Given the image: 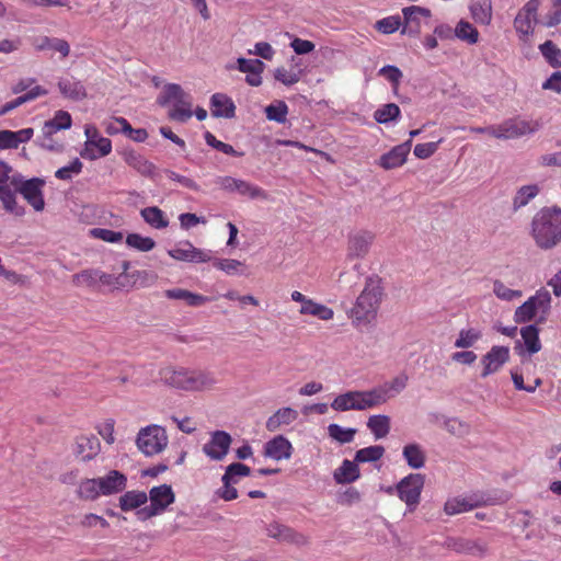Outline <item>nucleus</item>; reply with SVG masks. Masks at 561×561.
Segmentation results:
<instances>
[{"mask_svg":"<svg viewBox=\"0 0 561 561\" xmlns=\"http://www.w3.org/2000/svg\"><path fill=\"white\" fill-rule=\"evenodd\" d=\"M159 376L165 386L184 391L211 390L217 383L211 373L184 367H163L160 369Z\"/></svg>","mask_w":561,"mask_h":561,"instance_id":"f257e3e1","label":"nucleus"},{"mask_svg":"<svg viewBox=\"0 0 561 561\" xmlns=\"http://www.w3.org/2000/svg\"><path fill=\"white\" fill-rule=\"evenodd\" d=\"M531 236L538 248L550 250L561 242V209L546 207L531 221Z\"/></svg>","mask_w":561,"mask_h":561,"instance_id":"f03ea898","label":"nucleus"},{"mask_svg":"<svg viewBox=\"0 0 561 561\" xmlns=\"http://www.w3.org/2000/svg\"><path fill=\"white\" fill-rule=\"evenodd\" d=\"M382 296L380 280L368 278L365 288L358 296L355 306L352 308L351 316L357 323L371 322L379 309Z\"/></svg>","mask_w":561,"mask_h":561,"instance_id":"7ed1b4c3","label":"nucleus"},{"mask_svg":"<svg viewBox=\"0 0 561 561\" xmlns=\"http://www.w3.org/2000/svg\"><path fill=\"white\" fill-rule=\"evenodd\" d=\"M157 102L161 106L172 104V108L169 111V117L173 121L184 123L193 115L192 98L180 84H165Z\"/></svg>","mask_w":561,"mask_h":561,"instance_id":"20e7f679","label":"nucleus"},{"mask_svg":"<svg viewBox=\"0 0 561 561\" xmlns=\"http://www.w3.org/2000/svg\"><path fill=\"white\" fill-rule=\"evenodd\" d=\"M168 444L169 437L165 428L157 424L140 428L136 437V446L145 456L162 453Z\"/></svg>","mask_w":561,"mask_h":561,"instance_id":"39448f33","label":"nucleus"},{"mask_svg":"<svg viewBox=\"0 0 561 561\" xmlns=\"http://www.w3.org/2000/svg\"><path fill=\"white\" fill-rule=\"evenodd\" d=\"M148 495L149 506H145L137 512L140 519H148L164 512L169 505L175 501V494L169 484L153 486Z\"/></svg>","mask_w":561,"mask_h":561,"instance_id":"423d86ee","label":"nucleus"},{"mask_svg":"<svg viewBox=\"0 0 561 561\" xmlns=\"http://www.w3.org/2000/svg\"><path fill=\"white\" fill-rule=\"evenodd\" d=\"M541 127L537 121H525L520 118H510L499 125H494V129L490 130L491 136L496 139H514L525 135L534 134Z\"/></svg>","mask_w":561,"mask_h":561,"instance_id":"0eeeda50","label":"nucleus"},{"mask_svg":"<svg viewBox=\"0 0 561 561\" xmlns=\"http://www.w3.org/2000/svg\"><path fill=\"white\" fill-rule=\"evenodd\" d=\"M215 182L220 190L227 193H238L240 196L248 197L252 201L268 199L266 191L242 179L225 175L218 176Z\"/></svg>","mask_w":561,"mask_h":561,"instance_id":"6e6552de","label":"nucleus"},{"mask_svg":"<svg viewBox=\"0 0 561 561\" xmlns=\"http://www.w3.org/2000/svg\"><path fill=\"white\" fill-rule=\"evenodd\" d=\"M424 481L423 474L410 473L396 485L398 496L407 504L409 512H413L417 507Z\"/></svg>","mask_w":561,"mask_h":561,"instance_id":"1a4fd4ad","label":"nucleus"},{"mask_svg":"<svg viewBox=\"0 0 561 561\" xmlns=\"http://www.w3.org/2000/svg\"><path fill=\"white\" fill-rule=\"evenodd\" d=\"M13 185L15 190H19V193L22 194L24 199L36 210L42 211L45 207V202L43 197V186L45 185V181L38 178H33L31 180H24L22 175H20L19 180H13Z\"/></svg>","mask_w":561,"mask_h":561,"instance_id":"9d476101","label":"nucleus"},{"mask_svg":"<svg viewBox=\"0 0 561 561\" xmlns=\"http://www.w3.org/2000/svg\"><path fill=\"white\" fill-rule=\"evenodd\" d=\"M375 240V233L368 230H360L352 233L347 242V257L363 259L365 257Z\"/></svg>","mask_w":561,"mask_h":561,"instance_id":"9b49d317","label":"nucleus"},{"mask_svg":"<svg viewBox=\"0 0 561 561\" xmlns=\"http://www.w3.org/2000/svg\"><path fill=\"white\" fill-rule=\"evenodd\" d=\"M232 438L224 431L211 433L210 440L204 445L203 451L213 460H222L229 451Z\"/></svg>","mask_w":561,"mask_h":561,"instance_id":"f8f14e48","label":"nucleus"},{"mask_svg":"<svg viewBox=\"0 0 561 561\" xmlns=\"http://www.w3.org/2000/svg\"><path fill=\"white\" fill-rule=\"evenodd\" d=\"M266 534L268 537L274 538L280 542L291 543L296 546H305L308 543V539L306 536L277 522L267 525Z\"/></svg>","mask_w":561,"mask_h":561,"instance_id":"ddd939ff","label":"nucleus"},{"mask_svg":"<svg viewBox=\"0 0 561 561\" xmlns=\"http://www.w3.org/2000/svg\"><path fill=\"white\" fill-rule=\"evenodd\" d=\"M510 358V350L506 346H493L481 359L483 370L481 377L485 378L496 373Z\"/></svg>","mask_w":561,"mask_h":561,"instance_id":"4468645a","label":"nucleus"},{"mask_svg":"<svg viewBox=\"0 0 561 561\" xmlns=\"http://www.w3.org/2000/svg\"><path fill=\"white\" fill-rule=\"evenodd\" d=\"M404 18V25L402 28L403 34L417 35L421 32L422 19L428 20L431 11L428 9L411 5L402 10Z\"/></svg>","mask_w":561,"mask_h":561,"instance_id":"2eb2a0df","label":"nucleus"},{"mask_svg":"<svg viewBox=\"0 0 561 561\" xmlns=\"http://www.w3.org/2000/svg\"><path fill=\"white\" fill-rule=\"evenodd\" d=\"M291 443L283 435H277L265 443L263 455L275 461L288 460L293 455Z\"/></svg>","mask_w":561,"mask_h":561,"instance_id":"dca6fc26","label":"nucleus"},{"mask_svg":"<svg viewBox=\"0 0 561 561\" xmlns=\"http://www.w3.org/2000/svg\"><path fill=\"white\" fill-rule=\"evenodd\" d=\"M447 547L458 553L479 558L484 557L489 550L486 542L466 538H450L447 540Z\"/></svg>","mask_w":561,"mask_h":561,"instance_id":"f3484780","label":"nucleus"},{"mask_svg":"<svg viewBox=\"0 0 561 561\" xmlns=\"http://www.w3.org/2000/svg\"><path fill=\"white\" fill-rule=\"evenodd\" d=\"M411 139L393 147L389 152L382 154L379 159V164L386 170L401 167L411 150Z\"/></svg>","mask_w":561,"mask_h":561,"instance_id":"a211bd4d","label":"nucleus"},{"mask_svg":"<svg viewBox=\"0 0 561 561\" xmlns=\"http://www.w3.org/2000/svg\"><path fill=\"white\" fill-rule=\"evenodd\" d=\"M238 70L245 72V81L251 87H259L262 84V72L264 71L265 64L260 59H247L243 57L238 58Z\"/></svg>","mask_w":561,"mask_h":561,"instance_id":"6ab92c4d","label":"nucleus"},{"mask_svg":"<svg viewBox=\"0 0 561 561\" xmlns=\"http://www.w3.org/2000/svg\"><path fill=\"white\" fill-rule=\"evenodd\" d=\"M168 254L174 260L193 263L208 262L211 259L208 252L195 248L190 242H186L182 248L169 250Z\"/></svg>","mask_w":561,"mask_h":561,"instance_id":"aec40b11","label":"nucleus"},{"mask_svg":"<svg viewBox=\"0 0 561 561\" xmlns=\"http://www.w3.org/2000/svg\"><path fill=\"white\" fill-rule=\"evenodd\" d=\"M101 450V444L94 435H80L76 438V455L82 461L95 458Z\"/></svg>","mask_w":561,"mask_h":561,"instance_id":"412c9836","label":"nucleus"},{"mask_svg":"<svg viewBox=\"0 0 561 561\" xmlns=\"http://www.w3.org/2000/svg\"><path fill=\"white\" fill-rule=\"evenodd\" d=\"M98 480L102 495L122 492L127 484L126 476L117 470H112L106 476L98 478Z\"/></svg>","mask_w":561,"mask_h":561,"instance_id":"4be33fe9","label":"nucleus"},{"mask_svg":"<svg viewBox=\"0 0 561 561\" xmlns=\"http://www.w3.org/2000/svg\"><path fill=\"white\" fill-rule=\"evenodd\" d=\"M122 156L125 163L128 164L130 168L135 169L141 175L153 176L156 167L142 154L138 153L135 150H125L122 153Z\"/></svg>","mask_w":561,"mask_h":561,"instance_id":"5701e85b","label":"nucleus"},{"mask_svg":"<svg viewBox=\"0 0 561 561\" xmlns=\"http://www.w3.org/2000/svg\"><path fill=\"white\" fill-rule=\"evenodd\" d=\"M164 296L169 299L183 300L187 306L199 307L211 299L207 296L192 293L183 288H172L164 291Z\"/></svg>","mask_w":561,"mask_h":561,"instance_id":"b1692460","label":"nucleus"},{"mask_svg":"<svg viewBox=\"0 0 561 561\" xmlns=\"http://www.w3.org/2000/svg\"><path fill=\"white\" fill-rule=\"evenodd\" d=\"M298 417V412L289 407L277 410L266 421V430L276 432L282 425H289Z\"/></svg>","mask_w":561,"mask_h":561,"instance_id":"393cba45","label":"nucleus"},{"mask_svg":"<svg viewBox=\"0 0 561 561\" xmlns=\"http://www.w3.org/2000/svg\"><path fill=\"white\" fill-rule=\"evenodd\" d=\"M402 456L411 469H421L425 466L426 454L420 444L411 443L403 447Z\"/></svg>","mask_w":561,"mask_h":561,"instance_id":"a878e982","label":"nucleus"},{"mask_svg":"<svg viewBox=\"0 0 561 561\" xmlns=\"http://www.w3.org/2000/svg\"><path fill=\"white\" fill-rule=\"evenodd\" d=\"M359 468L356 461L345 459L342 465L335 469L333 478L339 484H346L356 481L359 478Z\"/></svg>","mask_w":561,"mask_h":561,"instance_id":"bb28decb","label":"nucleus"},{"mask_svg":"<svg viewBox=\"0 0 561 561\" xmlns=\"http://www.w3.org/2000/svg\"><path fill=\"white\" fill-rule=\"evenodd\" d=\"M84 135L89 146H95L99 156H107L112 151V142L108 138L102 137L94 125H85Z\"/></svg>","mask_w":561,"mask_h":561,"instance_id":"cd10ccee","label":"nucleus"},{"mask_svg":"<svg viewBox=\"0 0 561 561\" xmlns=\"http://www.w3.org/2000/svg\"><path fill=\"white\" fill-rule=\"evenodd\" d=\"M211 114L215 117L230 118L234 115V104L227 95L216 93L211 98Z\"/></svg>","mask_w":561,"mask_h":561,"instance_id":"c85d7f7f","label":"nucleus"},{"mask_svg":"<svg viewBox=\"0 0 561 561\" xmlns=\"http://www.w3.org/2000/svg\"><path fill=\"white\" fill-rule=\"evenodd\" d=\"M18 192L19 190H15L14 185L11 183L0 185V201L8 211L15 216H22L24 215V208L19 206L15 201V194Z\"/></svg>","mask_w":561,"mask_h":561,"instance_id":"c756f323","label":"nucleus"},{"mask_svg":"<svg viewBox=\"0 0 561 561\" xmlns=\"http://www.w3.org/2000/svg\"><path fill=\"white\" fill-rule=\"evenodd\" d=\"M71 116L66 111L56 112L53 119L45 122L43 133L46 136H50L62 129H69L71 127Z\"/></svg>","mask_w":561,"mask_h":561,"instance_id":"7c9ffc66","label":"nucleus"},{"mask_svg":"<svg viewBox=\"0 0 561 561\" xmlns=\"http://www.w3.org/2000/svg\"><path fill=\"white\" fill-rule=\"evenodd\" d=\"M60 93L70 100L81 101L87 96L85 89L80 81L64 79L58 82Z\"/></svg>","mask_w":561,"mask_h":561,"instance_id":"2f4dec72","label":"nucleus"},{"mask_svg":"<svg viewBox=\"0 0 561 561\" xmlns=\"http://www.w3.org/2000/svg\"><path fill=\"white\" fill-rule=\"evenodd\" d=\"M391 420L388 415H371L367 421V427L370 430L376 439L385 438L390 432Z\"/></svg>","mask_w":561,"mask_h":561,"instance_id":"473e14b6","label":"nucleus"},{"mask_svg":"<svg viewBox=\"0 0 561 561\" xmlns=\"http://www.w3.org/2000/svg\"><path fill=\"white\" fill-rule=\"evenodd\" d=\"M148 501V495L144 491H128L119 497V507L124 512L141 507Z\"/></svg>","mask_w":561,"mask_h":561,"instance_id":"72a5a7b5","label":"nucleus"},{"mask_svg":"<svg viewBox=\"0 0 561 561\" xmlns=\"http://www.w3.org/2000/svg\"><path fill=\"white\" fill-rule=\"evenodd\" d=\"M538 193L539 187L536 184L524 185L519 187L512 203L514 211L525 207L533 198L538 195Z\"/></svg>","mask_w":561,"mask_h":561,"instance_id":"f704fd0d","label":"nucleus"},{"mask_svg":"<svg viewBox=\"0 0 561 561\" xmlns=\"http://www.w3.org/2000/svg\"><path fill=\"white\" fill-rule=\"evenodd\" d=\"M140 215L148 225L156 229H163L169 225L163 211L157 206L141 209Z\"/></svg>","mask_w":561,"mask_h":561,"instance_id":"c9c22d12","label":"nucleus"},{"mask_svg":"<svg viewBox=\"0 0 561 561\" xmlns=\"http://www.w3.org/2000/svg\"><path fill=\"white\" fill-rule=\"evenodd\" d=\"M362 277V265L355 264L351 268H347L340 273L337 278V285L341 289H352L356 286Z\"/></svg>","mask_w":561,"mask_h":561,"instance_id":"e433bc0d","label":"nucleus"},{"mask_svg":"<svg viewBox=\"0 0 561 561\" xmlns=\"http://www.w3.org/2000/svg\"><path fill=\"white\" fill-rule=\"evenodd\" d=\"M536 22V19L528 16L520 11L517 13L514 20V27L522 41H527V38L534 33V25Z\"/></svg>","mask_w":561,"mask_h":561,"instance_id":"4c0bfd02","label":"nucleus"},{"mask_svg":"<svg viewBox=\"0 0 561 561\" xmlns=\"http://www.w3.org/2000/svg\"><path fill=\"white\" fill-rule=\"evenodd\" d=\"M472 19L480 24L489 25L492 20V8L488 1L474 2L470 5Z\"/></svg>","mask_w":561,"mask_h":561,"instance_id":"58836bf2","label":"nucleus"},{"mask_svg":"<svg viewBox=\"0 0 561 561\" xmlns=\"http://www.w3.org/2000/svg\"><path fill=\"white\" fill-rule=\"evenodd\" d=\"M539 314V321H543L550 309L551 296L546 289L538 290L537 294L529 298Z\"/></svg>","mask_w":561,"mask_h":561,"instance_id":"ea45409f","label":"nucleus"},{"mask_svg":"<svg viewBox=\"0 0 561 561\" xmlns=\"http://www.w3.org/2000/svg\"><path fill=\"white\" fill-rule=\"evenodd\" d=\"M98 479H84L78 488V496L82 500L92 501L102 495Z\"/></svg>","mask_w":561,"mask_h":561,"instance_id":"a19ab883","label":"nucleus"},{"mask_svg":"<svg viewBox=\"0 0 561 561\" xmlns=\"http://www.w3.org/2000/svg\"><path fill=\"white\" fill-rule=\"evenodd\" d=\"M539 50L551 67H561V49L552 41L539 45Z\"/></svg>","mask_w":561,"mask_h":561,"instance_id":"79ce46f5","label":"nucleus"},{"mask_svg":"<svg viewBox=\"0 0 561 561\" xmlns=\"http://www.w3.org/2000/svg\"><path fill=\"white\" fill-rule=\"evenodd\" d=\"M331 408L339 412L356 410V390L336 396L331 403Z\"/></svg>","mask_w":561,"mask_h":561,"instance_id":"37998d69","label":"nucleus"},{"mask_svg":"<svg viewBox=\"0 0 561 561\" xmlns=\"http://www.w3.org/2000/svg\"><path fill=\"white\" fill-rule=\"evenodd\" d=\"M400 107L394 103H388L374 113V118L379 124H388L400 116Z\"/></svg>","mask_w":561,"mask_h":561,"instance_id":"c03bdc74","label":"nucleus"},{"mask_svg":"<svg viewBox=\"0 0 561 561\" xmlns=\"http://www.w3.org/2000/svg\"><path fill=\"white\" fill-rule=\"evenodd\" d=\"M524 343L530 354L537 353L541 348L538 336V329L535 325H527L520 330Z\"/></svg>","mask_w":561,"mask_h":561,"instance_id":"a18cd8bd","label":"nucleus"},{"mask_svg":"<svg viewBox=\"0 0 561 561\" xmlns=\"http://www.w3.org/2000/svg\"><path fill=\"white\" fill-rule=\"evenodd\" d=\"M455 34L459 39L469 44H476L479 39L478 30L472 24L463 20L457 24Z\"/></svg>","mask_w":561,"mask_h":561,"instance_id":"49530a36","label":"nucleus"},{"mask_svg":"<svg viewBox=\"0 0 561 561\" xmlns=\"http://www.w3.org/2000/svg\"><path fill=\"white\" fill-rule=\"evenodd\" d=\"M385 454V448L380 445H374L362 448L355 454L356 462H373L379 460Z\"/></svg>","mask_w":561,"mask_h":561,"instance_id":"de8ad7c7","label":"nucleus"},{"mask_svg":"<svg viewBox=\"0 0 561 561\" xmlns=\"http://www.w3.org/2000/svg\"><path fill=\"white\" fill-rule=\"evenodd\" d=\"M366 398L370 409L386 403L389 399L393 398V393H389L387 387H376L366 390Z\"/></svg>","mask_w":561,"mask_h":561,"instance_id":"09e8293b","label":"nucleus"},{"mask_svg":"<svg viewBox=\"0 0 561 561\" xmlns=\"http://www.w3.org/2000/svg\"><path fill=\"white\" fill-rule=\"evenodd\" d=\"M444 428L451 435L456 437H465L468 436L471 432L470 425L457 417L447 419L444 422Z\"/></svg>","mask_w":561,"mask_h":561,"instance_id":"8fccbe9b","label":"nucleus"},{"mask_svg":"<svg viewBox=\"0 0 561 561\" xmlns=\"http://www.w3.org/2000/svg\"><path fill=\"white\" fill-rule=\"evenodd\" d=\"M265 114L268 121L284 124L287 119L288 106L284 101H278L266 106Z\"/></svg>","mask_w":561,"mask_h":561,"instance_id":"3c124183","label":"nucleus"},{"mask_svg":"<svg viewBox=\"0 0 561 561\" xmlns=\"http://www.w3.org/2000/svg\"><path fill=\"white\" fill-rule=\"evenodd\" d=\"M329 436L339 442L340 444H347L353 442L356 434L355 428H344L339 424H330L328 426Z\"/></svg>","mask_w":561,"mask_h":561,"instance_id":"603ef678","label":"nucleus"},{"mask_svg":"<svg viewBox=\"0 0 561 561\" xmlns=\"http://www.w3.org/2000/svg\"><path fill=\"white\" fill-rule=\"evenodd\" d=\"M126 244L141 252H148L156 247V242L150 237H142L138 233H129L126 237Z\"/></svg>","mask_w":561,"mask_h":561,"instance_id":"864d4df0","label":"nucleus"},{"mask_svg":"<svg viewBox=\"0 0 561 561\" xmlns=\"http://www.w3.org/2000/svg\"><path fill=\"white\" fill-rule=\"evenodd\" d=\"M481 331L477 329H467L459 332L458 339L455 341V346L458 348H468L481 339Z\"/></svg>","mask_w":561,"mask_h":561,"instance_id":"5fc2aeb1","label":"nucleus"},{"mask_svg":"<svg viewBox=\"0 0 561 561\" xmlns=\"http://www.w3.org/2000/svg\"><path fill=\"white\" fill-rule=\"evenodd\" d=\"M250 473L251 469L248 466L241 462H233L226 468V472L222 476L221 481L227 483V480H230L233 483H237L238 477H247Z\"/></svg>","mask_w":561,"mask_h":561,"instance_id":"6e6d98bb","label":"nucleus"},{"mask_svg":"<svg viewBox=\"0 0 561 561\" xmlns=\"http://www.w3.org/2000/svg\"><path fill=\"white\" fill-rule=\"evenodd\" d=\"M472 508L473 504L469 503L465 499L459 497L449 499L444 505V511L447 515L460 514Z\"/></svg>","mask_w":561,"mask_h":561,"instance_id":"4d7b16f0","label":"nucleus"},{"mask_svg":"<svg viewBox=\"0 0 561 561\" xmlns=\"http://www.w3.org/2000/svg\"><path fill=\"white\" fill-rule=\"evenodd\" d=\"M493 293L499 299L506 301H512L523 296V293L520 290L511 289L506 287L504 283L501 280H495L493 283Z\"/></svg>","mask_w":561,"mask_h":561,"instance_id":"13d9d810","label":"nucleus"},{"mask_svg":"<svg viewBox=\"0 0 561 561\" xmlns=\"http://www.w3.org/2000/svg\"><path fill=\"white\" fill-rule=\"evenodd\" d=\"M274 78L284 85H293L299 82L300 71L288 70L285 67H278L274 71Z\"/></svg>","mask_w":561,"mask_h":561,"instance_id":"bf43d9fd","label":"nucleus"},{"mask_svg":"<svg viewBox=\"0 0 561 561\" xmlns=\"http://www.w3.org/2000/svg\"><path fill=\"white\" fill-rule=\"evenodd\" d=\"M538 312L535 310L534 305L528 299L522 306H519L515 311V321L518 323L528 322L536 318Z\"/></svg>","mask_w":561,"mask_h":561,"instance_id":"052dcab7","label":"nucleus"},{"mask_svg":"<svg viewBox=\"0 0 561 561\" xmlns=\"http://www.w3.org/2000/svg\"><path fill=\"white\" fill-rule=\"evenodd\" d=\"M90 233L94 238L101 239V240H103L105 242H110V243L121 242L124 238L123 232L104 229V228H93L90 231Z\"/></svg>","mask_w":561,"mask_h":561,"instance_id":"680f3d73","label":"nucleus"},{"mask_svg":"<svg viewBox=\"0 0 561 561\" xmlns=\"http://www.w3.org/2000/svg\"><path fill=\"white\" fill-rule=\"evenodd\" d=\"M401 26L399 16H388L376 22L375 27L382 34H392Z\"/></svg>","mask_w":561,"mask_h":561,"instance_id":"e2e57ef3","label":"nucleus"},{"mask_svg":"<svg viewBox=\"0 0 561 561\" xmlns=\"http://www.w3.org/2000/svg\"><path fill=\"white\" fill-rule=\"evenodd\" d=\"M82 167V162L76 158L69 165L58 169L55 173V176L59 180H70L72 174H79L81 172Z\"/></svg>","mask_w":561,"mask_h":561,"instance_id":"0e129e2a","label":"nucleus"},{"mask_svg":"<svg viewBox=\"0 0 561 561\" xmlns=\"http://www.w3.org/2000/svg\"><path fill=\"white\" fill-rule=\"evenodd\" d=\"M76 285L94 286L98 283V270H85L72 276Z\"/></svg>","mask_w":561,"mask_h":561,"instance_id":"69168bd1","label":"nucleus"},{"mask_svg":"<svg viewBox=\"0 0 561 561\" xmlns=\"http://www.w3.org/2000/svg\"><path fill=\"white\" fill-rule=\"evenodd\" d=\"M214 266L229 275H233L239 273V268L243 266V263L233 259H218L215 260Z\"/></svg>","mask_w":561,"mask_h":561,"instance_id":"338daca9","label":"nucleus"},{"mask_svg":"<svg viewBox=\"0 0 561 561\" xmlns=\"http://www.w3.org/2000/svg\"><path fill=\"white\" fill-rule=\"evenodd\" d=\"M561 24V0H553L552 8L547 13L543 25L547 27H553Z\"/></svg>","mask_w":561,"mask_h":561,"instance_id":"774afa93","label":"nucleus"}]
</instances>
